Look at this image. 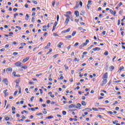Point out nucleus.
I'll use <instances>...</instances> for the list:
<instances>
[{
  "label": "nucleus",
  "mask_w": 125,
  "mask_h": 125,
  "mask_svg": "<svg viewBox=\"0 0 125 125\" xmlns=\"http://www.w3.org/2000/svg\"><path fill=\"white\" fill-rule=\"evenodd\" d=\"M57 22H58V21H59V15H57Z\"/></svg>",
  "instance_id": "59"
},
{
  "label": "nucleus",
  "mask_w": 125,
  "mask_h": 125,
  "mask_svg": "<svg viewBox=\"0 0 125 125\" xmlns=\"http://www.w3.org/2000/svg\"><path fill=\"white\" fill-rule=\"evenodd\" d=\"M69 22H70V19H66L64 23L65 26H67L69 24Z\"/></svg>",
  "instance_id": "8"
},
{
  "label": "nucleus",
  "mask_w": 125,
  "mask_h": 125,
  "mask_svg": "<svg viewBox=\"0 0 125 125\" xmlns=\"http://www.w3.org/2000/svg\"><path fill=\"white\" fill-rule=\"evenodd\" d=\"M93 50L94 51H96V50L99 51V50H101V48H99V47H95V48H93Z\"/></svg>",
  "instance_id": "17"
},
{
  "label": "nucleus",
  "mask_w": 125,
  "mask_h": 125,
  "mask_svg": "<svg viewBox=\"0 0 125 125\" xmlns=\"http://www.w3.org/2000/svg\"><path fill=\"white\" fill-rule=\"evenodd\" d=\"M116 104H118V101H116L112 105L113 106H115V105H116Z\"/></svg>",
  "instance_id": "40"
},
{
  "label": "nucleus",
  "mask_w": 125,
  "mask_h": 125,
  "mask_svg": "<svg viewBox=\"0 0 125 125\" xmlns=\"http://www.w3.org/2000/svg\"><path fill=\"white\" fill-rule=\"evenodd\" d=\"M53 36H54V37H58V34H57L56 33H53Z\"/></svg>",
  "instance_id": "57"
},
{
  "label": "nucleus",
  "mask_w": 125,
  "mask_h": 125,
  "mask_svg": "<svg viewBox=\"0 0 125 125\" xmlns=\"http://www.w3.org/2000/svg\"><path fill=\"white\" fill-rule=\"evenodd\" d=\"M7 91H8V89H5L3 91V93L4 94V97H6V96H8V92H7Z\"/></svg>",
  "instance_id": "9"
},
{
  "label": "nucleus",
  "mask_w": 125,
  "mask_h": 125,
  "mask_svg": "<svg viewBox=\"0 0 125 125\" xmlns=\"http://www.w3.org/2000/svg\"><path fill=\"white\" fill-rule=\"evenodd\" d=\"M17 54H18V52H15L13 53V55H14V56H16V55H17Z\"/></svg>",
  "instance_id": "38"
},
{
  "label": "nucleus",
  "mask_w": 125,
  "mask_h": 125,
  "mask_svg": "<svg viewBox=\"0 0 125 125\" xmlns=\"http://www.w3.org/2000/svg\"><path fill=\"white\" fill-rule=\"evenodd\" d=\"M15 65L16 67H22V66H23V63L20 62H18L15 63Z\"/></svg>",
  "instance_id": "2"
},
{
  "label": "nucleus",
  "mask_w": 125,
  "mask_h": 125,
  "mask_svg": "<svg viewBox=\"0 0 125 125\" xmlns=\"http://www.w3.org/2000/svg\"><path fill=\"white\" fill-rule=\"evenodd\" d=\"M117 123H119V121L118 120H115V121L112 122V124L113 125H116Z\"/></svg>",
  "instance_id": "31"
},
{
  "label": "nucleus",
  "mask_w": 125,
  "mask_h": 125,
  "mask_svg": "<svg viewBox=\"0 0 125 125\" xmlns=\"http://www.w3.org/2000/svg\"><path fill=\"white\" fill-rule=\"evenodd\" d=\"M53 118V116H49L47 117H46V120H50V119Z\"/></svg>",
  "instance_id": "20"
},
{
  "label": "nucleus",
  "mask_w": 125,
  "mask_h": 125,
  "mask_svg": "<svg viewBox=\"0 0 125 125\" xmlns=\"http://www.w3.org/2000/svg\"><path fill=\"white\" fill-rule=\"evenodd\" d=\"M57 24H58L57 21H55L54 24V25L53 26V29L52 30V32H53V31L55 30V29H56V26H57Z\"/></svg>",
  "instance_id": "5"
},
{
  "label": "nucleus",
  "mask_w": 125,
  "mask_h": 125,
  "mask_svg": "<svg viewBox=\"0 0 125 125\" xmlns=\"http://www.w3.org/2000/svg\"><path fill=\"white\" fill-rule=\"evenodd\" d=\"M92 110H93V111H95L96 112H98L99 110H102L103 111H104V110H105V108L99 107L97 108L95 107H92Z\"/></svg>",
  "instance_id": "1"
},
{
  "label": "nucleus",
  "mask_w": 125,
  "mask_h": 125,
  "mask_svg": "<svg viewBox=\"0 0 125 125\" xmlns=\"http://www.w3.org/2000/svg\"><path fill=\"white\" fill-rule=\"evenodd\" d=\"M18 15V13H15L14 14V18H16V17Z\"/></svg>",
  "instance_id": "52"
},
{
  "label": "nucleus",
  "mask_w": 125,
  "mask_h": 125,
  "mask_svg": "<svg viewBox=\"0 0 125 125\" xmlns=\"http://www.w3.org/2000/svg\"><path fill=\"white\" fill-rule=\"evenodd\" d=\"M78 45H79V42H76L74 45V47H76V46H78Z\"/></svg>",
  "instance_id": "44"
},
{
  "label": "nucleus",
  "mask_w": 125,
  "mask_h": 125,
  "mask_svg": "<svg viewBox=\"0 0 125 125\" xmlns=\"http://www.w3.org/2000/svg\"><path fill=\"white\" fill-rule=\"evenodd\" d=\"M0 51H1V52H4V51H5V49L2 48V49H0Z\"/></svg>",
  "instance_id": "47"
},
{
  "label": "nucleus",
  "mask_w": 125,
  "mask_h": 125,
  "mask_svg": "<svg viewBox=\"0 0 125 125\" xmlns=\"http://www.w3.org/2000/svg\"><path fill=\"white\" fill-rule=\"evenodd\" d=\"M102 79V80H107V79H108V72L105 73L103 75Z\"/></svg>",
  "instance_id": "3"
},
{
  "label": "nucleus",
  "mask_w": 125,
  "mask_h": 125,
  "mask_svg": "<svg viewBox=\"0 0 125 125\" xmlns=\"http://www.w3.org/2000/svg\"><path fill=\"white\" fill-rule=\"evenodd\" d=\"M91 2H92V1H91V0H88V4H87V5H89V4H90L91 3Z\"/></svg>",
  "instance_id": "55"
},
{
  "label": "nucleus",
  "mask_w": 125,
  "mask_h": 125,
  "mask_svg": "<svg viewBox=\"0 0 125 125\" xmlns=\"http://www.w3.org/2000/svg\"><path fill=\"white\" fill-rule=\"evenodd\" d=\"M75 22H76V23H78L80 21V19H75L74 20Z\"/></svg>",
  "instance_id": "49"
},
{
  "label": "nucleus",
  "mask_w": 125,
  "mask_h": 125,
  "mask_svg": "<svg viewBox=\"0 0 125 125\" xmlns=\"http://www.w3.org/2000/svg\"><path fill=\"white\" fill-rule=\"evenodd\" d=\"M94 46V45H91L89 47H88L87 48V50H89L90 49H91V48H92Z\"/></svg>",
  "instance_id": "24"
},
{
  "label": "nucleus",
  "mask_w": 125,
  "mask_h": 125,
  "mask_svg": "<svg viewBox=\"0 0 125 125\" xmlns=\"http://www.w3.org/2000/svg\"><path fill=\"white\" fill-rule=\"evenodd\" d=\"M16 28L17 29H18V30H19V31L21 30V27H20V26H16Z\"/></svg>",
  "instance_id": "36"
},
{
  "label": "nucleus",
  "mask_w": 125,
  "mask_h": 125,
  "mask_svg": "<svg viewBox=\"0 0 125 125\" xmlns=\"http://www.w3.org/2000/svg\"><path fill=\"white\" fill-rule=\"evenodd\" d=\"M81 107H82V104L80 103H78L77 106L75 105V109H81Z\"/></svg>",
  "instance_id": "10"
},
{
  "label": "nucleus",
  "mask_w": 125,
  "mask_h": 125,
  "mask_svg": "<svg viewBox=\"0 0 125 125\" xmlns=\"http://www.w3.org/2000/svg\"><path fill=\"white\" fill-rule=\"evenodd\" d=\"M65 17H66V19H70V16L69 15H65Z\"/></svg>",
  "instance_id": "41"
},
{
  "label": "nucleus",
  "mask_w": 125,
  "mask_h": 125,
  "mask_svg": "<svg viewBox=\"0 0 125 125\" xmlns=\"http://www.w3.org/2000/svg\"><path fill=\"white\" fill-rule=\"evenodd\" d=\"M109 11L110 12V13L111 14H112V15H114V16H115V15H116V14H117V12L116 11H113L112 9H110Z\"/></svg>",
  "instance_id": "11"
},
{
  "label": "nucleus",
  "mask_w": 125,
  "mask_h": 125,
  "mask_svg": "<svg viewBox=\"0 0 125 125\" xmlns=\"http://www.w3.org/2000/svg\"><path fill=\"white\" fill-rule=\"evenodd\" d=\"M65 31L66 33H68L69 31H71V28H68L67 30H65Z\"/></svg>",
  "instance_id": "33"
},
{
  "label": "nucleus",
  "mask_w": 125,
  "mask_h": 125,
  "mask_svg": "<svg viewBox=\"0 0 125 125\" xmlns=\"http://www.w3.org/2000/svg\"><path fill=\"white\" fill-rule=\"evenodd\" d=\"M27 68H28V66L27 65H24L23 66L21 67V69H24V70H26V69H27Z\"/></svg>",
  "instance_id": "26"
},
{
  "label": "nucleus",
  "mask_w": 125,
  "mask_h": 125,
  "mask_svg": "<svg viewBox=\"0 0 125 125\" xmlns=\"http://www.w3.org/2000/svg\"><path fill=\"white\" fill-rule=\"evenodd\" d=\"M79 75L80 78H82V77H83V75H82V73L81 72H79Z\"/></svg>",
  "instance_id": "58"
},
{
  "label": "nucleus",
  "mask_w": 125,
  "mask_h": 125,
  "mask_svg": "<svg viewBox=\"0 0 125 125\" xmlns=\"http://www.w3.org/2000/svg\"><path fill=\"white\" fill-rule=\"evenodd\" d=\"M60 76H61L60 79H59V80H63L64 79V77H63V75L61 74L60 75Z\"/></svg>",
  "instance_id": "30"
},
{
  "label": "nucleus",
  "mask_w": 125,
  "mask_h": 125,
  "mask_svg": "<svg viewBox=\"0 0 125 125\" xmlns=\"http://www.w3.org/2000/svg\"><path fill=\"white\" fill-rule=\"evenodd\" d=\"M21 81V79H20V78H19V79L16 80L15 83H20Z\"/></svg>",
  "instance_id": "27"
},
{
  "label": "nucleus",
  "mask_w": 125,
  "mask_h": 125,
  "mask_svg": "<svg viewBox=\"0 0 125 125\" xmlns=\"http://www.w3.org/2000/svg\"><path fill=\"white\" fill-rule=\"evenodd\" d=\"M82 105H83V106H85V105H86V103H85L84 101H83L82 102Z\"/></svg>",
  "instance_id": "22"
},
{
  "label": "nucleus",
  "mask_w": 125,
  "mask_h": 125,
  "mask_svg": "<svg viewBox=\"0 0 125 125\" xmlns=\"http://www.w3.org/2000/svg\"><path fill=\"white\" fill-rule=\"evenodd\" d=\"M88 42H89V40L87 39L85 41V42L83 43V46H85V45H87V43H88Z\"/></svg>",
  "instance_id": "14"
},
{
  "label": "nucleus",
  "mask_w": 125,
  "mask_h": 125,
  "mask_svg": "<svg viewBox=\"0 0 125 125\" xmlns=\"http://www.w3.org/2000/svg\"><path fill=\"white\" fill-rule=\"evenodd\" d=\"M64 67H65V70H68V69H69V67L67 66L66 64L64 65Z\"/></svg>",
  "instance_id": "37"
},
{
  "label": "nucleus",
  "mask_w": 125,
  "mask_h": 125,
  "mask_svg": "<svg viewBox=\"0 0 125 125\" xmlns=\"http://www.w3.org/2000/svg\"><path fill=\"white\" fill-rule=\"evenodd\" d=\"M5 120L6 121H9V120H10V118H9V117H6L5 118Z\"/></svg>",
  "instance_id": "48"
},
{
  "label": "nucleus",
  "mask_w": 125,
  "mask_h": 125,
  "mask_svg": "<svg viewBox=\"0 0 125 125\" xmlns=\"http://www.w3.org/2000/svg\"><path fill=\"white\" fill-rule=\"evenodd\" d=\"M29 59H30V57H27L26 58H25L23 59L22 62L23 63H26V62H27V61H28Z\"/></svg>",
  "instance_id": "7"
},
{
  "label": "nucleus",
  "mask_w": 125,
  "mask_h": 125,
  "mask_svg": "<svg viewBox=\"0 0 125 125\" xmlns=\"http://www.w3.org/2000/svg\"><path fill=\"white\" fill-rule=\"evenodd\" d=\"M52 52V49H50L49 51L46 54V55H48V54H49V53H51Z\"/></svg>",
  "instance_id": "25"
},
{
  "label": "nucleus",
  "mask_w": 125,
  "mask_h": 125,
  "mask_svg": "<svg viewBox=\"0 0 125 125\" xmlns=\"http://www.w3.org/2000/svg\"><path fill=\"white\" fill-rule=\"evenodd\" d=\"M108 54H109V53L108 52V51H106L104 53V55H105V56H107Z\"/></svg>",
  "instance_id": "39"
},
{
  "label": "nucleus",
  "mask_w": 125,
  "mask_h": 125,
  "mask_svg": "<svg viewBox=\"0 0 125 125\" xmlns=\"http://www.w3.org/2000/svg\"><path fill=\"white\" fill-rule=\"evenodd\" d=\"M63 44H64V43L62 42H60L58 45H57V47H59V48H61V46L63 45Z\"/></svg>",
  "instance_id": "15"
},
{
  "label": "nucleus",
  "mask_w": 125,
  "mask_h": 125,
  "mask_svg": "<svg viewBox=\"0 0 125 125\" xmlns=\"http://www.w3.org/2000/svg\"><path fill=\"white\" fill-rule=\"evenodd\" d=\"M114 83H121V80L114 81Z\"/></svg>",
  "instance_id": "42"
},
{
  "label": "nucleus",
  "mask_w": 125,
  "mask_h": 125,
  "mask_svg": "<svg viewBox=\"0 0 125 125\" xmlns=\"http://www.w3.org/2000/svg\"><path fill=\"white\" fill-rule=\"evenodd\" d=\"M39 90L40 91L41 94H42V93H43V92H42V89H40Z\"/></svg>",
  "instance_id": "56"
},
{
  "label": "nucleus",
  "mask_w": 125,
  "mask_h": 125,
  "mask_svg": "<svg viewBox=\"0 0 125 125\" xmlns=\"http://www.w3.org/2000/svg\"><path fill=\"white\" fill-rule=\"evenodd\" d=\"M56 2V0H53L52 2V5L53 7H54V5H55V2Z\"/></svg>",
  "instance_id": "23"
},
{
  "label": "nucleus",
  "mask_w": 125,
  "mask_h": 125,
  "mask_svg": "<svg viewBox=\"0 0 125 125\" xmlns=\"http://www.w3.org/2000/svg\"><path fill=\"white\" fill-rule=\"evenodd\" d=\"M46 103H47V104H50V100H47V101H46Z\"/></svg>",
  "instance_id": "64"
},
{
  "label": "nucleus",
  "mask_w": 125,
  "mask_h": 125,
  "mask_svg": "<svg viewBox=\"0 0 125 125\" xmlns=\"http://www.w3.org/2000/svg\"><path fill=\"white\" fill-rule=\"evenodd\" d=\"M54 104H56V102H51V105H53Z\"/></svg>",
  "instance_id": "60"
},
{
  "label": "nucleus",
  "mask_w": 125,
  "mask_h": 125,
  "mask_svg": "<svg viewBox=\"0 0 125 125\" xmlns=\"http://www.w3.org/2000/svg\"><path fill=\"white\" fill-rule=\"evenodd\" d=\"M48 80H49V81H50V82H52V81H53L52 78H51V74L49 75V77H48Z\"/></svg>",
  "instance_id": "21"
},
{
  "label": "nucleus",
  "mask_w": 125,
  "mask_h": 125,
  "mask_svg": "<svg viewBox=\"0 0 125 125\" xmlns=\"http://www.w3.org/2000/svg\"><path fill=\"white\" fill-rule=\"evenodd\" d=\"M62 113L63 116H65V115L67 114V112L65 111H62Z\"/></svg>",
  "instance_id": "35"
},
{
  "label": "nucleus",
  "mask_w": 125,
  "mask_h": 125,
  "mask_svg": "<svg viewBox=\"0 0 125 125\" xmlns=\"http://www.w3.org/2000/svg\"><path fill=\"white\" fill-rule=\"evenodd\" d=\"M12 111H15V110H16V108L14 106H12Z\"/></svg>",
  "instance_id": "51"
},
{
  "label": "nucleus",
  "mask_w": 125,
  "mask_h": 125,
  "mask_svg": "<svg viewBox=\"0 0 125 125\" xmlns=\"http://www.w3.org/2000/svg\"><path fill=\"white\" fill-rule=\"evenodd\" d=\"M58 55H59V54H57L54 55L53 56V57L55 59V58H56V57H57L58 56Z\"/></svg>",
  "instance_id": "45"
},
{
  "label": "nucleus",
  "mask_w": 125,
  "mask_h": 125,
  "mask_svg": "<svg viewBox=\"0 0 125 125\" xmlns=\"http://www.w3.org/2000/svg\"><path fill=\"white\" fill-rule=\"evenodd\" d=\"M85 32H86V30L85 29H83L82 31H81V33H84Z\"/></svg>",
  "instance_id": "61"
},
{
  "label": "nucleus",
  "mask_w": 125,
  "mask_h": 125,
  "mask_svg": "<svg viewBox=\"0 0 125 125\" xmlns=\"http://www.w3.org/2000/svg\"><path fill=\"white\" fill-rule=\"evenodd\" d=\"M12 75L14 76V77H17L18 78H19V77H20V74L16 75V72H15V71L13 72Z\"/></svg>",
  "instance_id": "12"
},
{
  "label": "nucleus",
  "mask_w": 125,
  "mask_h": 125,
  "mask_svg": "<svg viewBox=\"0 0 125 125\" xmlns=\"http://www.w3.org/2000/svg\"><path fill=\"white\" fill-rule=\"evenodd\" d=\"M83 29V27H78V30H80V31H82Z\"/></svg>",
  "instance_id": "63"
},
{
  "label": "nucleus",
  "mask_w": 125,
  "mask_h": 125,
  "mask_svg": "<svg viewBox=\"0 0 125 125\" xmlns=\"http://www.w3.org/2000/svg\"><path fill=\"white\" fill-rule=\"evenodd\" d=\"M74 61H75V62H80V59H78V58H75L74 59Z\"/></svg>",
  "instance_id": "32"
},
{
  "label": "nucleus",
  "mask_w": 125,
  "mask_h": 125,
  "mask_svg": "<svg viewBox=\"0 0 125 125\" xmlns=\"http://www.w3.org/2000/svg\"><path fill=\"white\" fill-rule=\"evenodd\" d=\"M72 36L71 35H67L65 37V39H71Z\"/></svg>",
  "instance_id": "29"
},
{
  "label": "nucleus",
  "mask_w": 125,
  "mask_h": 125,
  "mask_svg": "<svg viewBox=\"0 0 125 125\" xmlns=\"http://www.w3.org/2000/svg\"><path fill=\"white\" fill-rule=\"evenodd\" d=\"M121 24V21L120 20H118V23L117 25L119 26V25Z\"/></svg>",
  "instance_id": "50"
},
{
  "label": "nucleus",
  "mask_w": 125,
  "mask_h": 125,
  "mask_svg": "<svg viewBox=\"0 0 125 125\" xmlns=\"http://www.w3.org/2000/svg\"><path fill=\"white\" fill-rule=\"evenodd\" d=\"M74 13L76 17H79V16L80 15V13L79 12V11H75Z\"/></svg>",
  "instance_id": "16"
},
{
  "label": "nucleus",
  "mask_w": 125,
  "mask_h": 125,
  "mask_svg": "<svg viewBox=\"0 0 125 125\" xmlns=\"http://www.w3.org/2000/svg\"><path fill=\"white\" fill-rule=\"evenodd\" d=\"M84 46L82 44H81L80 46H79V49H82V48H83V47Z\"/></svg>",
  "instance_id": "43"
},
{
  "label": "nucleus",
  "mask_w": 125,
  "mask_h": 125,
  "mask_svg": "<svg viewBox=\"0 0 125 125\" xmlns=\"http://www.w3.org/2000/svg\"><path fill=\"white\" fill-rule=\"evenodd\" d=\"M114 69H115V67H114V66H113V65H111L109 67L110 71H113V70H114Z\"/></svg>",
  "instance_id": "19"
},
{
  "label": "nucleus",
  "mask_w": 125,
  "mask_h": 125,
  "mask_svg": "<svg viewBox=\"0 0 125 125\" xmlns=\"http://www.w3.org/2000/svg\"><path fill=\"white\" fill-rule=\"evenodd\" d=\"M121 5H123V2H120L118 4V7H120Z\"/></svg>",
  "instance_id": "34"
},
{
  "label": "nucleus",
  "mask_w": 125,
  "mask_h": 125,
  "mask_svg": "<svg viewBox=\"0 0 125 125\" xmlns=\"http://www.w3.org/2000/svg\"><path fill=\"white\" fill-rule=\"evenodd\" d=\"M42 74L40 73V74H36V77H40V76H42Z\"/></svg>",
  "instance_id": "53"
},
{
  "label": "nucleus",
  "mask_w": 125,
  "mask_h": 125,
  "mask_svg": "<svg viewBox=\"0 0 125 125\" xmlns=\"http://www.w3.org/2000/svg\"><path fill=\"white\" fill-rule=\"evenodd\" d=\"M3 83H5V84H6V85H8V79H6V78H4L3 80H2Z\"/></svg>",
  "instance_id": "6"
},
{
  "label": "nucleus",
  "mask_w": 125,
  "mask_h": 125,
  "mask_svg": "<svg viewBox=\"0 0 125 125\" xmlns=\"http://www.w3.org/2000/svg\"><path fill=\"white\" fill-rule=\"evenodd\" d=\"M68 108H69V109H71L72 108H74L76 109V105L74 104H71L68 106Z\"/></svg>",
  "instance_id": "13"
},
{
  "label": "nucleus",
  "mask_w": 125,
  "mask_h": 125,
  "mask_svg": "<svg viewBox=\"0 0 125 125\" xmlns=\"http://www.w3.org/2000/svg\"><path fill=\"white\" fill-rule=\"evenodd\" d=\"M28 6H29V5H28L27 3L24 5V7H25V8H28Z\"/></svg>",
  "instance_id": "54"
},
{
  "label": "nucleus",
  "mask_w": 125,
  "mask_h": 125,
  "mask_svg": "<svg viewBox=\"0 0 125 125\" xmlns=\"http://www.w3.org/2000/svg\"><path fill=\"white\" fill-rule=\"evenodd\" d=\"M34 99H35V97L32 96L30 99V101H31V102H33V100H34Z\"/></svg>",
  "instance_id": "46"
},
{
  "label": "nucleus",
  "mask_w": 125,
  "mask_h": 125,
  "mask_svg": "<svg viewBox=\"0 0 125 125\" xmlns=\"http://www.w3.org/2000/svg\"><path fill=\"white\" fill-rule=\"evenodd\" d=\"M76 34H77V32L76 31H73V33H72V37H75Z\"/></svg>",
  "instance_id": "28"
},
{
  "label": "nucleus",
  "mask_w": 125,
  "mask_h": 125,
  "mask_svg": "<svg viewBox=\"0 0 125 125\" xmlns=\"http://www.w3.org/2000/svg\"><path fill=\"white\" fill-rule=\"evenodd\" d=\"M33 2L34 3V4H38V1H33Z\"/></svg>",
  "instance_id": "62"
},
{
  "label": "nucleus",
  "mask_w": 125,
  "mask_h": 125,
  "mask_svg": "<svg viewBox=\"0 0 125 125\" xmlns=\"http://www.w3.org/2000/svg\"><path fill=\"white\" fill-rule=\"evenodd\" d=\"M103 81L102 82V86H104V85H105V84H106V83H108V80L107 79H103Z\"/></svg>",
  "instance_id": "4"
},
{
  "label": "nucleus",
  "mask_w": 125,
  "mask_h": 125,
  "mask_svg": "<svg viewBox=\"0 0 125 125\" xmlns=\"http://www.w3.org/2000/svg\"><path fill=\"white\" fill-rule=\"evenodd\" d=\"M6 71L7 72H10V73H11V72H12V68H8L6 69Z\"/></svg>",
  "instance_id": "18"
}]
</instances>
